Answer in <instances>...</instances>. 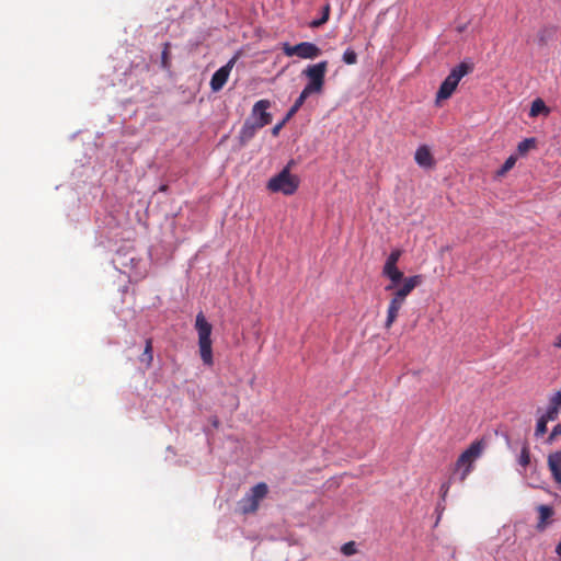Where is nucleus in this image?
Listing matches in <instances>:
<instances>
[{
    "instance_id": "13",
    "label": "nucleus",
    "mask_w": 561,
    "mask_h": 561,
    "mask_svg": "<svg viewBox=\"0 0 561 561\" xmlns=\"http://www.w3.org/2000/svg\"><path fill=\"white\" fill-rule=\"evenodd\" d=\"M548 466L554 481L561 484V450L549 455Z\"/></svg>"
},
{
    "instance_id": "10",
    "label": "nucleus",
    "mask_w": 561,
    "mask_h": 561,
    "mask_svg": "<svg viewBox=\"0 0 561 561\" xmlns=\"http://www.w3.org/2000/svg\"><path fill=\"white\" fill-rule=\"evenodd\" d=\"M237 56L232 57L225 66L220 67L210 79V89L214 92L220 91L227 83L229 75L237 61Z\"/></svg>"
},
{
    "instance_id": "3",
    "label": "nucleus",
    "mask_w": 561,
    "mask_h": 561,
    "mask_svg": "<svg viewBox=\"0 0 561 561\" xmlns=\"http://www.w3.org/2000/svg\"><path fill=\"white\" fill-rule=\"evenodd\" d=\"M195 329L198 334V347L199 355L203 363L207 366H211L214 363L213 359V347H211V324L206 320L203 312H199L196 316L195 320Z\"/></svg>"
},
{
    "instance_id": "7",
    "label": "nucleus",
    "mask_w": 561,
    "mask_h": 561,
    "mask_svg": "<svg viewBox=\"0 0 561 561\" xmlns=\"http://www.w3.org/2000/svg\"><path fill=\"white\" fill-rule=\"evenodd\" d=\"M268 488L264 482L255 484L249 493H247L239 502L242 514L255 513L260 506V502L267 495Z\"/></svg>"
},
{
    "instance_id": "24",
    "label": "nucleus",
    "mask_w": 561,
    "mask_h": 561,
    "mask_svg": "<svg viewBox=\"0 0 561 561\" xmlns=\"http://www.w3.org/2000/svg\"><path fill=\"white\" fill-rule=\"evenodd\" d=\"M402 255V251L399 250V249H396L393 251H391V253L389 254V256L387 257L386 260V263L385 264H393V265H397L398 264V261L400 260Z\"/></svg>"
},
{
    "instance_id": "6",
    "label": "nucleus",
    "mask_w": 561,
    "mask_h": 561,
    "mask_svg": "<svg viewBox=\"0 0 561 561\" xmlns=\"http://www.w3.org/2000/svg\"><path fill=\"white\" fill-rule=\"evenodd\" d=\"M328 71V61L323 60L314 65H309L302 75L308 79L305 90L311 94H320L323 91L325 73Z\"/></svg>"
},
{
    "instance_id": "9",
    "label": "nucleus",
    "mask_w": 561,
    "mask_h": 561,
    "mask_svg": "<svg viewBox=\"0 0 561 561\" xmlns=\"http://www.w3.org/2000/svg\"><path fill=\"white\" fill-rule=\"evenodd\" d=\"M271 107L268 100H259L252 107L249 119L256 123V126L264 127L272 123V114L267 111Z\"/></svg>"
},
{
    "instance_id": "23",
    "label": "nucleus",
    "mask_w": 561,
    "mask_h": 561,
    "mask_svg": "<svg viewBox=\"0 0 561 561\" xmlns=\"http://www.w3.org/2000/svg\"><path fill=\"white\" fill-rule=\"evenodd\" d=\"M343 61L346 65L356 64L357 62V54L351 48L346 49L343 54Z\"/></svg>"
},
{
    "instance_id": "30",
    "label": "nucleus",
    "mask_w": 561,
    "mask_h": 561,
    "mask_svg": "<svg viewBox=\"0 0 561 561\" xmlns=\"http://www.w3.org/2000/svg\"><path fill=\"white\" fill-rule=\"evenodd\" d=\"M558 435H561V423L557 424L549 436V440L552 442Z\"/></svg>"
},
{
    "instance_id": "22",
    "label": "nucleus",
    "mask_w": 561,
    "mask_h": 561,
    "mask_svg": "<svg viewBox=\"0 0 561 561\" xmlns=\"http://www.w3.org/2000/svg\"><path fill=\"white\" fill-rule=\"evenodd\" d=\"M518 462L524 468H526L530 463V453L526 444L522 447Z\"/></svg>"
},
{
    "instance_id": "2",
    "label": "nucleus",
    "mask_w": 561,
    "mask_h": 561,
    "mask_svg": "<svg viewBox=\"0 0 561 561\" xmlns=\"http://www.w3.org/2000/svg\"><path fill=\"white\" fill-rule=\"evenodd\" d=\"M484 440H476L460 454L458 457L453 476H458L460 482H463L473 469L474 461L482 455L484 449Z\"/></svg>"
},
{
    "instance_id": "11",
    "label": "nucleus",
    "mask_w": 561,
    "mask_h": 561,
    "mask_svg": "<svg viewBox=\"0 0 561 561\" xmlns=\"http://www.w3.org/2000/svg\"><path fill=\"white\" fill-rule=\"evenodd\" d=\"M382 275L390 280V283L385 287L386 291L394 290L397 285H399L404 278L403 272L393 264H385L382 267Z\"/></svg>"
},
{
    "instance_id": "29",
    "label": "nucleus",
    "mask_w": 561,
    "mask_h": 561,
    "mask_svg": "<svg viewBox=\"0 0 561 561\" xmlns=\"http://www.w3.org/2000/svg\"><path fill=\"white\" fill-rule=\"evenodd\" d=\"M169 48H170V44H169V43H165V44H164V49H163V51H162V56H161L163 67H167V65H168V60H169Z\"/></svg>"
},
{
    "instance_id": "19",
    "label": "nucleus",
    "mask_w": 561,
    "mask_h": 561,
    "mask_svg": "<svg viewBox=\"0 0 561 561\" xmlns=\"http://www.w3.org/2000/svg\"><path fill=\"white\" fill-rule=\"evenodd\" d=\"M330 4L327 3L324 7H323V10H322V14H321V18L318 19V20H313L311 23H310V27L312 28H317V27H320L321 25H323L324 23H327L329 21V18H330Z\"/></svg>"
},
{
    "instance_id": "21",
    "label": "nucleus",
    "mask_w": 561,
    "mask_h": 561,
    "mask_svg": "<svg viewBox=\"0 0 561 561\" xmlns=\"http://www.w3.org/2000/svg\"><path fill=\"white\" fill-rule=\"evenodd\" d=\"M551 420L546 419V416L543 414L538 419L537 425H536V431H535L536 436H542L547 432V424Z\"/></svg>"
},
{
    "instance_id": "26",
    "label": "nucleus",
    "mask_w": 561,
    "mask_h": 561,
    "mask_svg": "<svg viewBox=\"0 0 561 561\" xmlns=\"http://www.w3.org/2000/svg\"><path fill=\"white\" fill-rule=\"evenodd\" d=\"M341 551L345 554V556H352L354 553H356V546H355V542L353 541H350V542H346L342 546L341 548Z\"/></svg>"
},
{
    "instance_id": "31",
    "label": "nucleus",
    "mask_w": 561,
    "mask_h": 561,
    "mask_svg": "<svg viewBox=\"0 0 561 561\" xmlns=\"http://www.w3.org/2000/svg\"><path fill=\"white\" fill-rule=\"evenodd\" d=\"M285 124H286V122L284 119L282 122H279L278 124H276L272 128V135L273 136H277L279 134L280 129L284 127Z\"/></svg>"
},
{
    "instance_id": "8",
    "label": "nucleus",
    "mask_w": 561,
    "mask_h": 561,
    "mask_svg": "<svg viewBox=\"0 0 561 561\" xmlns=\"http://www.w3.org/2000/svg\"><path fill=\"white\" fill-rule=\"evenodd\" d=\"M282 50L287 57L297 56L301 59H314L321 55V49L310 42H301L296 45L284 43Z\"/></svg>"
},
{
    "instance_id": "16",
    "label": "nucleus",
    "mask_w": 561,
    "mask_h": 561,
    "mask_svg": "<svg viewBox=\"0 0 561 561\" xmlns=\"http://www.w3.org/2000/svg\"><path fill=\"white\" fill-rule=\"evenodd\" d=\"M539 514V520L537 523V530L542 531L546 529L548 519L553 516V508L549 505L541 504L537 507Z\"/></svg>"
},
{
    "instance_id": "20",
    "label": "nucleus",
    "mask_w": 561,
    "mask_h": 561,
    "mask_svg": "<svg viewBox=\"0 0 561 561\" xmlns=\"http://www.w3.org/2000/svg\"><path fill=\"white\" fill-rule=\"evenodd\" d=\"M536 147V139L535 138H526L523 141H520L517 146V151L520 156L526 154L530 149H534Z\"/></svg>"
},
{
    "instance_id": "14",
    "label": "nucleus",
    "mask_w": 561,
    "mask_h": 561,
    "mask_svg": "<svg viewBox=\"0 0 561 561\" xmlns=\"http://www.w3.org/2000/svg\"><path fill=\"white\" fill-rule=\"evenodd\" d=\"M560 409H561V391H557L550 397L548 409L543 415L546 416V419H550V420L554 421L558 417Z\"/></svg>"
},
{
    "instance_id": "34",
    "label": "nucleus",
    "mask_w": 561,
    "mask_h": 561,
    "mask_svg": "<svg viewBox=\"0 0 561 561\" xmlns=\"http://www.w3.org/2000/svg\"><path fill=\"white\" fill-rule=\"evenodd\" d=\"M300 107L296 106V104H293V106L289 108L290 111H294L296 114L299 111Z\"/></svg>"
},
{
    "instance_id": "25",
    "label": "nucleus",
    "mask_w": 561,
    "mask_h": 561,
    "mask_svg": "<svg viewBox=\"0 0 561 561\" xmlns=\"http://www.w3.org/2000/svg\"><path fill=\"white\" fill-rule=\"evenodd\" d=\"M516 163V158L514 156H511L506 159L504 164L501 168L500 174H504L507 171H510Z\"/></svg>"
},
{
    "instance_id": "15",
    "label": "nucleus",
    "mask_w": 561,
    "mask_h": 561,
    "mask_svg": "<svg viewBox=\"0 0 561 561\" xmlns=\"http://www.w3.org/2000/svg\"><path fill=\"white\" fill-rule=\"evenodd\" d=\"M260 128L261 127L256 126V123L247 118L239 135L241 144L250 141Z\"/></svg>"
},
{
    "instance_id": "33",
    "label": "nucleus",
    "mask_w": 561,
    "mask_h": 561,
    "mask_svg": "<svg viewBox=\"0 0 561 561\" xmlns=\"http://www.w3.org/2000/svg\"><path fill=\"white\" fill-rule=\"evenodd\" d=\"M294 115H295L294 111H290V110H289V111L287 112V114H286V116H285L284 121H285V122L289 121Z\"/></svg>"
},
{
    "instance_id": "1",
    "label": "nucleus",
    "mask_w": 561,
    "mask_h": 561,
    "mask_svg": "<svg viewBox=\"0 0 561 561\" xmlns=\"http://www.w3.org/2000/svg\"><path fill=\"white\" fill-rule=\"evenodd\" d=\"M423 282L422 275H413L404 277L401 280V285H397V288L392 291L391 299L387 308V318L385 321V328L389 330L399 317V312L405 304L407 297L414 290L415 287L421 285Z\"/></svg>"
},
{
    "instance_id": "17",
    "label": "nucleus",
    "mask_w": 561,
    "mask_h": 561,
    "mask_svg": "<svg viewBox=\"0 0 561 561\" xmlns=\"http://www.w3.org/2000/svg\"><path fill=\"white\" fill-rule=\"evenodd\" d=\"M550 113L549 107L545 104V102L541 99H536L531 103V107L529 111L530 117H537L540 114L548 115Z\"/></svg>"
},
{
    "instance_id": "12",
    "label": "nucleus",
    "mask_w": 561,
    "mask_h": 561,
    "mask_svg": "<svg viewBox=\"0 0 561 561\" xmlns=\"http://www.w3.org/2000/svg\"><path fill=\"white\" fill-rule=\"evenodd\" d=\"M415 162L422 168H432L435 164L434 158L427 146H421L415 151Z\"/></svg>"
},
{
    "instance_id": "5",
    "label": "nucleus",
    "mask_w": 561,
    "mask_h": 561,
    "mask_svg": "<svg viewBox=\"0 0 561 561\" xmlns=\"http://www.w3.org/2000/svg\"><path fill=\"white\" fill-rule=\"evenodd\" d=\"M471 69V66L466 62H460L458 66L453 68L446 79L442 82L436 93V102L450 98L460 80L468 75Z\"/></svg>"
},
{
    "instance_id": "28",
    "label": "nucleus",
    "mask_w": 561,
    "mask_h": 561,
    "mask_svg": "<svg viewBox=\"0 0 561 561\" xmlns=\"http://www.w3.org/2000/svg\"><path fill=\"white\" fill-rule=\"evenodd\" d=\"M450 484H451V478L440 485V496L443 500L446 499V496L449 492V489H450Z\"/></svg>"
},
{
    "instance_id": "27",
    "label": "nucleus",
    "mask_w": 561,
    "mask_h": 561,
    "mask_svg": "<svg viewBox=\"0 0 561 561\" xmlns=\"http://www.w3.org/2000/svg\"><path fill=\"white\" fill-rule=\"evenodd\" d=\"M311 95V93H309L308 91H306L305 89L301 91L300 95L297 98V100L295 101L294 104H296V106L298 107H301L305 103V101Z\"/></svg>"
},
{
    "instance_id": "18",
    "label": "nucleus",
    "mask_w": 561,
    "mask_h": 561,
    "mask_svg": "<svg viewBox=\"0 0 561 561\" xmlns=\"http://www.w3.org/2000/svg\"><path fill=\"white\" fill-rule=\"evenodd\" d=\"M139 360L145 363L147 367H150L153 360V352H152V340L147 339L144 353L140 355Z\"/></svg>"
},
{
    "instance_id": "32",
    "label": "nucleus",
    "mask_w": 561,
    "mask_h": 561,
    "mask_svg": "<svg viewBox=\"0 0 561 561\" xmlns=\"http://www.w3.org/2000/svg\"><path fill=\"white\" fill-rule=\"evenodd\" d=\"M553 346L557 348H561V333L557 335V337L553 342Z\"/></svg>"
},
{
    "instance_id": "4",
    "label": "nucleus",
    "mask_w": 561,
    "mask_h": 561,
    "mask_svg": "<svg viewBox=\"0 0 561 561\" xmlns=\"http://www.w3.org/2000/svg\"><path fill=\"white\" fill-rule=\"evenodd\" d=\"M290 163L285 167L277 175L271 178L267 182V190L273 193H283L293 195L299 186V179L290 173Z\"/></svg>"
}]
</instances>
